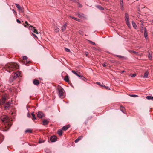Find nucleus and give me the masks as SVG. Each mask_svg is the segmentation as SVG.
<instances>
[{"mask_svg": "<svg viewBox=\"0 0 153 153\" xmlns=\"http://www.w3.org/2000/svg\"><path fill=\"white\" fill-rule=\"evenodd\" d=\"M5 68L6 70L8 72H10L12 71L18 69L19 67L16 63H11L6 64L5 65Z\"/></svg>", "mask_w": 153, "mask_h": 153, "instance_id": "nucleus-1", "label": "nucleus"}, {"mask_svg": "<svg viewBox=\"0 0 153 153\" xmlns=\"http://www.w3.org/2000/svg\"><path fill=\"white\" fill-rule=\"evenodd\" d=\"M57 93L59 97L62 98L64 97V91L63 88L61 86H59L57 88Z\"/></svg>", "mask_w": 153, "mask_h": 153, "instance_id": "nucleus-2", "label": "nucleus"}, {"mask_svg": "<svg viewBox=\"0 0 153 153\" xmlns=\"http://www.w3.org/2000/svg\"><path fill=\"white\" fill-rule=\"evenodd\" d=\"M1 120L4 123H7L9 121L8 117L6 115L3 116L1 117Z\"/></svg>", "mask_w": 153, "mask_h": 153, "instance_id": "nucleus-3", "label": "nucleus"}, {"mask_svg": "<svg viewBox=\"0 0 153 153\" xmlns=\"http://www.w3.org/2000/svg\"><path fill=\"white\" fill-rule=\"evenodd\" d=\"M15 4L19 12L22 13L24 12V8L23 7H21L20 6L17 4Z\"/></svg>", "mask_w": 153, "mask_h": 153, "instance_id": "nucleus-4", "label": "nucleus"}, {"mask_svg": "<svg viewBox=\"0 0 153 153\" xmlns=\"http://www.w3.org/2000/svg\"><path fill=\"white\" fill-rule=\"evenodd\" d=\"M37 117L39 118H42L44 116V114L41 111H39L37 114Z\"/></svg>", "mask_w": 153, "mask_h": 153, "instance_id": "nucleus-5", "label": "nucleus"}, {"mask_svg": "<svg viewBox=\"0 0 153 153\" xmlns=\"http://www.w3.org/2000/svg\"><path fill=\"white\" fill-rule=\"evenodd\" d=\"M67 24L65 22L62 27L61 30L62 32H64L67 26Z\"/></svg>", "mask_w": 153, "mask_h": 153, "instance_id": "nucleus-6", "label": "nucleus"}, {"mask_svg": "<svg viewBox=\"0 0 153 153\" xmlns=\"http://www.w3.org/2000/svg\"><path fill=\"white\" fill-rule=\"evenodd\" d=\"M57 137L55 136H51L50 139V140L52 142H55L56 140Z\"/></svg>", "mask_w": 153, "mask_h": 153, "instance_id": "nucleus-7", "label": "nucleus"}, {"mask_svg": "<svg viewBox=\"0 0 153 153\" xmlns=\"http://www.w3.org/2000/svg\"><path fill=\"white\" fill-rule=\"evenodd\" d=\"M30 27L33 28H32L31 29V30H32L33 31V32L34 33H35L36 34H38V32L36 30V29H33L34 28H35V27H33V26H32V25H30L29 27V28L30 29H31Z\"/></svg>", "mask_w": 153, "mask_h": 153, "instance_id": "nucleus-8", "label": "nucleus"}, {"mask_svg": "<svg viewBox=\"0 0 153 153\" xmlns=\"http://www.w3.org/2000/svg\"><path fill=\"white\" fill-rule=\"evenodd\" d=\"M76 15L78 16L79 17L81 18H84L85 17H84V14L80 13L78 12L76 14Z\"/></svg>", "mask_w": 153, "mask_h": 153, "instance_id": "nucleus-9", "label": "nucleus"}, {"mask_svg": "<svg viewBox=\"0 0 153 153\" xmlns=\"http://www.w3.org/2000/svg\"><path fill=\"white\" fill-rule=\"evenodd\" d=\"M70 127L69 125H68L66 126H64L62 128V130L64 131H66Z\"/></svg>", "mask_w": 153, "mask_h": 153, "instance_id": "nucleus-10", "label": "nucleus"}, {"mask_svg": "<svg viewBox=\"0 0 153 153\" xmlns=\"http://www.w3.org/2000/svg\"><path fill=\"white\" fill-rule=\"evenodd\" d=\"M125 21L129 20V17L128 14L127 13H125Z\"/></svg>", "mask_w": 153, "mask_h": 153, "instance_id": "nucleus-11", "label": "nucleus"}, {"mask_svg": "<svg viewBox=\"0 0 153 153\" xmlns=\"http://www.w3.org/2000/svg\"><path fill=\"white\" fill-rule=\"evenodd\" d=\"M33 83L35 85H38L39 84V81L38 80H34L33 81Z\"/></svg>", "mask_w": 153, "mask_h": 153, "instance_id": "nucleus-12", "label": "nucleus"}, {"mask_svg": "<svg viewBox=\"0 0 153 153\" xmlns=\"http://www.w3.org/2000/svg\"><path fill=\"white\" fill-rule=\"evenodd\" d=\"M144 36L145 38L146 39H147V37L148 36V35H147V32L146 30V28H145V29H144Z\"/></svg>", "mask_w": 153, "mask_h": 153, "instance_id": "nucleus-13", "label": "nucleus"}, {"mask_svg": "<svg viewBox=\"0 0 153 153\" xmlns=\"http://www.w3.org/2000/svg\"><path fill=\"white\" fill-rule=\"evenodd\" d=\"M48 121L46 119H45L44 120H43V123H42V124L43 125H47L48 124Z\"/></svg>", "mask_w": 153, "mask_h": 153, "instance_id": "nucleus-14", "label": "nucleus"}, {"mask_svg": "<svg viewBox=\"0 0 153 153\" xmlns=\"http://www.w3.org/2000/svg\"><path fill=\"white\" fill-rule=\"evenodd\" d=\"M64 80L66 82H68L69 81V80L68 75H66L64 77Z\"/></svg>", "mask_w": 153, "mask_h": 153, "instance_id": "nucleus-15", "label": "nucleus"}, {"mask_svg": "<svg viewBox=\"0 0 153 153\" xmlns=\"http://www.w3.org/2000/svg\"><path fill=\"white\" fill-rule=\"evenodd\" d=\"M54 31L56 33L58 32L59 30V28L56 26H55L54 27Z\"/></svg>", "mask_w": 153, "mask_h": 153, "instance_id": "nucleus-16", "label": "nucleus"}, {"mask_svg": "<svg viewBox=\"0 0 153 153\" xmlns=\"http://www.w3.org/2000/svg\"><path fill=\"white\" fill-rule=\"evenodd\" d=\"M6 100V97L4 96V97H2L1 101L2 103H5V101Z\"/></svg>", "mask_w": 153, "mask_h": 153, "instance_id": "nucleus-17", "label": "nucleus"}, {"mask_svg": "<svg viewBox=\"0 0 153 153\" xmlns=\"http://www.w3.org/2000/svg\"><path fill=\"white\" fill-rule=\"evenodd\" d=\"M148 74V71H146L145 72L144 75L143 76V77L144 78H147Z\"/></svg>", "mask_w": 153, "mask_h": 153, "instance_id": "nucleus-18", "label": "nucleus"}, {"mask_svg": "<svg viewBox=\"0 0 153 153\" xmlns=\"http://www.w3.org/2000/svg\"><path fill=\"white\" fill-rule=\"evenodd\" d=\"M120 4L121 9L122 10H124L123 4V0H121Z\"/></svg>", "mask_w": 153, "mask_h": 153, "instance_id": "nucleus-19", "label": "nucleus"}, {"mask_svg": "<svg viewBox=\"0 0 153 153\" xmlns=\"http://www.w3.org/2000/svg\"><path fill=\"white\" fill-rule=\"evenodd\" d=\"M82 138V136H80L78 138L76 139L75 141V143H77L79 140H81Z\"/></svg>", "mask_w": 153, "mask_h": 153, "instance_id": "nucleus-20", "label": "nucleus"}, {"mask_svg": "<svg viewBox=\"0 0 153 153\" xmlns=\"http://www.w3.org/2000/svg\"><path fill=\"white\" fill-rule=\"evenodd\" d=\"M146 98L148 100H153V97L152 96H147L146 97Z\"/></svg>", "mask_w": 153, "mask_h": 153, "instance_id": "nucleus-21", "label": "nucleus"}, {"mask_svg": "<svg viewBox=\"0 0 153 153\" xmlns=\"http://www.w3.org/2000/svg\"><path fill=\"white\" fill-rule=\"evenodd\" d=\"M132 23L133 27L135 29L137 28V26L134 22L133 21L132 22Z\"/></svg>", "mask_w": 153, "mask_h": 153, "instance_id": "nucleus-22", "label": "nucleus"}, {"mask_svg": "<svg viewBox=\"0 0 153 153\" xmlns=\"http://www.w3.org/2000/svg\"><path fill=\"white\" fill-rule=\"evenodd\" d=\"M20 75L19 73H16L14 74V76H13L15 79H16L17 77H19Z\"/></svg>", "mask_w": 153, "mask_h": 153, "instance_id": "nucleus-23", "label": "nucleus"}, {"mask_svg": "<svg viewBox=\"0 0 153 153\" xmlns=\"http://www.w3.org/2000/svg\"><path fill=\"white\" fill-rule=\"evenodd\" d=\"M62 133V129H59L58 131V134L59 136H61Z\"/></svg>", "mask_w": 153, "mask_h": 153, "instance_id": "nucleus-24", "label": "nucleus"}, {"mask_svg": "<svg viewBox=\"0 0 153 153\" xmlns=\"http://www.w3.org/2000/svg\"><path fill=\"white\" fill-rule=\"evenodd\" d=\"M96 7L97 8H98L99 9L101 10H104V8L99 5H97L96 6Z\"/></svg>", "mask_w": 153, "mask_h": 153, "instance_id": "nucleus-25", "label": "nucleus"}, {"mask_svg": "<svg viewBox=\"0 0 153 153\" xmlns=\"http://www.w3.org/2000/svg\"><path fill=\"white\" fill-rule=\"evenodd\" d=\"M70 17L72 18V19H74L76 21H80V19H78L77 18H76L75 17H73L71 16H70Z\"/></svg>", "mask_w": 153, "mask_h": 153, "instance_id": "nucleus-26", "label": "nucleus"}, {"mask_svg": "<svg viewBox=\"0 0 153 153\" xmlns=\"http://www.w3.org/2000/svg\"><path fill=\"white\" fill-rule=\"evenodd\" d=\"M13 79H15L13 76H12L9 79V82H13Z\"/></svg>", "mask_w": 153, "mask_h": 153, "instance_id": "nucleus-27", "label": "nucleus"}, {"mask_svg": "<svg viewBox=\"0 0 153 153\" xmlns=\"http://www.w3.org/2000/svg\"><path fill=\"white\" fill-rule=\"evenodd\" d=\"M116 56L121 59H124L125 58L124 56H122L117 55Z\"/></svg>", "mask_w": 153, "mask_h": 153, "instance_id": "nucleus-28", "label": "nucleus"}, {"mask_svg": "<svg viewBox=\"0 0 153 153\" xmlns=\"http://www.w3.org/2000/svg\"><path fill=\"white\" fill-rule=\"evenodd\" d=\"M10 103L9 102L7 103L5 106V108H8L10 106Z\"/></svg>", "mask_w": 153, "mask_h": 153, "instance_id": "nucleus-29", "label": "nucleus"}, {"mask_svg": "<svg viewBox=\"0 0 153 153\" xmlns=\"http://www.w3.org/2000/svg\"><path fill=\"white\" fill-rule=\"evenodd\" d=\"M126 23L128 27H130V24L129 22V20L126 21Z\"/></svg>", "mask_w": 153, "mask_h": 153, "instance_id": "nucleus-30", "label": "nucleus"}, {"mask_svg": "<svg viewBox=\"0 0 153 153\" xmlns=\"http://www.w3.org/2000/svg\"><path fill=\"white\" fill-rule=\"evenodd\" d=\"M32 132V131L30 129H27L25 131V133H31Z\"/></svg>", "mask_w": 153, "mask_h": 153, "instance_id": "nucleus-31", "label": "nucleus"}, {"mask_svg": "<svg viewBox=\"0 0 153 153\" xmlns=\"http://www.w3.org/2000/svg\"><path fill=\"white\" fill-rule=\"evenodd\" d=\"M88 41L89 43H90L93 45H96L95 43L94 42L91 40H88Z\"/></svg>", "mask_w": 153, "mask_h": 153, "instance_id": "nucleus-32", "label": "nucleus"}, {"mask_svg": "<svg viewBox=\"0 0 153 153\" xmlns=\"http://www.w3.org/2000/svg\"><path fill=\"white\" fill-rule=\"evenodd\" d=\"M129 96L131 97H138V95L134 94H130L129 95Z\"/></svg>", "mask_w": 153, "mask_h": 153, "instance_id": "nucleus-33", "label": "nucleus"}, {"mask_svg": "<svg viewBox=\"0 0 153 153\" xmlns=\"http://www.w3.org/2000/svg\"><path fill=\"white\" fill-rule=\"evenodd\" d=\"M65 51L67 52H70V50L68 48H65Z\"/></svg>", "mask_w": 153, "mask_h": 153, "instance_id": "nucleus-34", "label": "nucleus"}, {"mask_svg": "<svg viewBox=\"0 0 153 153\" xmlns=\"http://www.w3.org/2000/svg\"><path fill=\"white\" fill-rule=\"evenodd\" d=\"M148 57L150 59H151L152 58V55L151 54L149 53L148 55Z\"/></svg>", "mask_w": 153, "mask_h": 153, "instance_id": "nucleus-35", "label": "nucleus"}, {"mask_svg": "<svg viewBox=\"0 0 153 153\" xmlns=\"http://www.w3.org/2000/svg\"><path fill=\"white\" fill-rule=\"evenodd\" d=\"M27 57L25 56H23V59L24 60H27Z\"/></svg>", "mask_w": 153, "mask_h": 153, "instance_id": "nucleus-36", "label": "nucleus"}, {"mask_svg": "<svg viewBox=\"0 0 153 153\" xmlns=\"http://www.w3.org/2000/svg\"><path fill=\"white\" fill-rule=\"evenodd\" d=\"M71 71L73 73L75 74L77 76L78 74L77 73H76L75 71H74V70H72Z\"/></svg>", "mask_w": 153, "mask_h": 153, "instance_id": "nucleus-37", "label": "nucleus"}, {"mask_svg": "<svg viewBox=\"0 0 153 153\" xmlns=\"http://www.w3.org/2000/svg\"><path fill=\"white\" fill-rule=\"evenodd\" d=\"M30 62V61H27L26 60V61L24 62V64L26 65L27 64L29 63Z\"/></svg>", "mask_w": 153, "mask_h": 153, "instance_id": "nucleus-38", "label": "nucleus"}, {"mask_svg": "<svg viewBox=\"0 0 153 153\" xmlns=\"http://www.w3.org/2000/svg\"><path fill=\"white\" fill-rule=\"evenodd\" d=\"M130 52H132L133 53H135V54H137V52H136L134 51H132V50H131V51H130Z\"/></svg>", "mask_w": 153, "mask_h": 153, "instance_id": "nucleus-39", "label": "nucleus"}, {"mask_svg": "<svg viewBox=\"0 0 153 153\" xmlns=\"http://www.w3.org/2000/svg\"><path fill=\"white\" fill-rule=\"evenodd\" d=\"M43 141L41 139H39V143H43Z\"/></svg>", "mask_w": 153, "mask_h": 153, "instance_id": "nucleus-40", "label": "nucleus"}, {"mask_svg": "<svg viewBox=\"0 0 153 153\" xmlns=\"http://www.w3.org/2000/svg\"><path fill=\"white\" fill-rule=\"evenodd\" d=\"M78 6L79 7H82V5L81 4L78 3Z\"/></svg>", "mask_w": 153, "mask_h": 153, "instance_id": "nucleus-41", "label": "nucleus"}, {"mask_svg": "<svg viewBox=\"0 0 153 153\" xmlns=\"http://www.w3.org/2000/svg\"><path fill=\"white\" fill-rule=\"evenodd\" d=\"M16 21L17 22L19 23H21V21L20 20H19V19H17L16 20Z\"/></svg>", "mask_w": 153, "mask_h": 153, "instance_id": "nucleus-42", "label": "nucleus"}, {"mask_svg": "<svg viewBox=\"0 0 153 153\" xmlns=\"http://www.w3.org/2000/svg\"><path fill=\"white\" fill-rule=\"evenodd\" d=\"M136 76V74H134L132 75L131 77H134Z\"/></svg>", "mask_w": 153, "mask_h": 153, "instance_id": "nucleus-43", "label": "nucleus"}, {"mask_svg": "<svg viewBox=\"0 0 153 153\" xmlns=\"http://www.w3.org/2000/svg\"><path fill=\"white\" fill-rule=\"evenodd\" d=\"M81 78H82V79L84 81H85V79H86V78L83 76H82Z\"/></svg>", "mask_w": 153, "mask_h": 153, "instance_id": "nucleus-44", "label": "nucleus"}, {"mask_svg": "<svg viewBox=\"0 0 153 153\" xmlns=\"http://www.w3.org/2000/svg\"><path fill=\"white\" fill-rule=\"evenodd\" d=\"M97 84L101 86H102L100 84V83L99 82H97Z\"/></svg>", "mask_w": 153, "mask_h": 153, "instance_id": "nucleus-45", "label": "nucleus"}, {"mask_svg": "<svg viewBox=\"0 0 153 153\" xmlns=\"http://www.w3.org/2000/svg\"><path fill=\"white\" fill-rule=\"evenodd\" d=\"M104 88H105L106 89H109L108 87L105 86H104Z\"/></svg>", "mask_w": 153, "mask_h": 153, "instance_id": "nucleus-46", "label": "nucleus"}, {"mask_svg": "<svg viewBox=\"0 0 153 153\" xmlns=\"http://www.w3.org/2000/svg\"><path fill=\"white\" fill-rule=\"evenodd\" d=\"M141 27L142 28V29H143V25L142 23H141Z\"/></svg>", "mask_w": 153, "mask_h": 153, "instance_id": "nucleus-47", "label": "nucleus"}, {"mask_svg": "<svg viewBox=\"0 0 153 153\" xmlns=\"http://www.w3.org/2000/svg\"><path fill=\"white\" fill-rule=\"evenodd\" d=\"M27 117H31L29 113H28L27 114Z\"/></svg>", "mask_w": 153, "mask_h": 153, "instance_id": "nucleus-48", "label": "nucleus"}, {"mask_svg": "<svg viewBox=\"0 0 153 153\" xmlns=\"http://www.w3.org/2000/svg\"><path fill=\"white\" fill-rule=\"evenodd\" d=\"M12 11H13V12H14L15 13L16 15V11H15V10L14 9H12Z\"/></svg>", "mask_w": 153, "mask_h": 153, "instance_id": "nucleus-49", "label": "nucleus"}, {"mask_svg": "<svg viewBox=\"0 0 153 153\" xmlns=\"http://www.w3.org/2000/svg\"><path fill=\"white\" fill-rule=\"evenodd\" d=\"M31 114H32V116H33V117H35V114H34L33 112L32 113H31Z\"/></svg>", "mask_w": 153, "mask_h": 153, "instance_id": "nucleus-50", "label": "nucleus"}, {"mask_svg": "<svg viewBox=\"0 0 153 153\" xmlns=\"http://www.w3.org/2000/svg\"><path fill=\"white\" fill-rule=\"evenodd\" d=\"M77 76L79 77H82V76H81V75H79V74Z\"/></svg>", "mask_w": 153, "mask_h": 153, "instance_id": "nucleus-51", "label": "nucleus"}, {"mask_svg": "<svg viewBox=\"0 0 153 153\" xmlns=\"http://www.w3.org/2000/svg\"><path fill=\"white\" fill-rule=\"evenodd\" d=\"M102 66L104 67H105L106 66V65L104 63L103 64H102Z\"/></svg>", "mask_w": 153, "mask_h": 153, "instance_id": "nucleus-52", "label": "nucleus"}, {"mask_svg": "<svg viewBox=\"0 0 153 153\" xmlns=\"http://www.w3.org/2000/svg\"><path fill=\"white\" fill-rule=\"evenodd\" d=\"M33 35L34 36H35V37L36 38H37V36L35 35L33 33Z\"/></svg>", "mask_w": 153, "mask_h": 153, "instance_id": "nucleus-53", "label": "nucleus"}, {"mask_svg": "<svg viewBox=\"0 0 153 153\" xmlns=\"http://www.w3.org/2000/svg\"><path fill=\"white\" fill-rule=\"evenodd\" d=\"M25 24H26L27 25H28L29 24H28L27 22V21H25Z\"/></svg>", "mask_w": 153, "mask_h": 153, "instance_id": "nucleus-54", "label": "nucleus"}, {"mask_svg": "<svg viewBox=\"0 0 153 153\" xmlns=\"http://www.w3.org/2000/svg\"><path fill=\"white\" fill-rule=\"evenodd\" d=\"M33 120L36 119V117H33Z\"/></svg>", "mask_w": 153, "mask_h": 153, "instance_id": "nucleus-55", "label": "nucleus"}, {"mask_svg": "<svg viewBox=\"0 0 153 153\" xmlns=\"http://www.w3.org/2000/svg\"><path fill=\"white\" fill-rule=\"evenodd\" d=\"M85 55H86V56H87L88 55V52H86V53H85Z\"/></svg>", "mask_w": 153, "mask_h": 153, "instance_id": "nucleus-56", "label": "nucleus"}, {"mask_svg": "<svg viewBox=\"0 0 153 153\" xmlns=\"http://www.w3.org/2000/svg\"><path fill=\"white\" fill-rule=\"evenodd\" d=\"M24 26L25 27H26L27 26H26V25H24Z\"/></svg>", "mask_w": 153, "mask_h": 153, "instance_id": "nucleus-57", "label": "nucleus"}, {"mask_svg": "<svg viewBox=\"0 0 153 153\" xmlns=\"http://www.w3.org/2000/svg\"><path fill=\"white\" fill-rule=\"evenodd\" d=\"M124 72V71H122V72Z\"/></svg>", "mask_w": 153, "mask_h": 153, "instance_id": "nucleus-58", "label": "nucleus"}, {"mask_svg": "<svg viewBox=\"0 0 153 153\" xmlns=\"http://www.w3.org/2000/svg\"><path fill=\"white\" fill-rule=\"evenodd\" d=\"M80 32H81V31H79V33H81Z\"/></svg>", "mask_w": 153, "mask_h": 153, "instance_id": "nucleus-59", "label": "nucleus"}, {"mask_svg": "<svg viewBox=\"0 0 153 153\" xmlns=\"http://www.w3.org/2000/svg\"><path fill=\"white\" fill-rule=\"evenodd\" d=\"M121 108H122V106H121Z\"/></svg>", "mask_w": 153, "mask_h": 153, "instance_id": "nucleus-60", "label": "nucleus"}, {"mask_svg": "<svg viewBox=\"0 0 153 153\" xmlns=\"http://www.w3.org/2000/svg\"><path fill=\"white\" fill-rule=\"evenodd\" d=\"M121 108H122V106H121Z\"/></svg>", "mask_w": 153, "mask_h": 153, "instance_id": "nucleus-61", "label": "nucleus"}, {"mask_svg": "<svg viewBox=\"0 0 153 153\" xmlns=\"http://www.w3.org/2000/svg\"><path fill=\"white\" fill-rule=\"evenodd\" d=\"M152 34H153V33Z\"/></svg>", "mask_w": 153, "mask_h": 153, "instance_id": "nucleus-62", "label": "nucleus"}]
</instances>
